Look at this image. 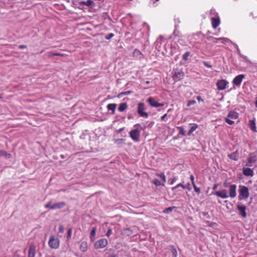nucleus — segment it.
Wrapping results in <instances>:
<instances>
[{
    "label": "nucleus",
    "instance_id": "obj_4",
    "mask_svg": "<svg viewBox=\"0 0 257 257\" xmlns=\"http://www.w3.org/2000/svg\"><path fill=\"white\" fill-rule=\"evenodd\" d=\"M129 134L130 137L134 141L136 142L140 141V131L139 130H132L130 132Z\"/></svg>",
    "mask_w": 257,
    "mask_h": 257
},
{
    "label": "nucleus",
    "instance_id": "obj_60",
    "mask_svg": "<svg viewBox=\"0 0 257 257\" xmlns=\"http://www.w3.org/2000/svg\"><path fill=\"white\" fill-rule=\"evenodd\" d=\"M50 203L47 204H46V205H45V207H46V208H48V207H49L50 206Z\"/></svg>",
    "mask_w": 257,
    "mask_h": 257
},
{
    "label": "nucleus",
    "instance_id": "obj_1",
    "mask_svg": "<svg viewBox=\"0 0 257 257\" xmlns=\"http://www.w3.org/2000/svg\"><path fill=\"white\" fill-rule=\"evenodd\" d=\"M239 187L238 199L239 200H246L249 196L248 188L243 185H240Z\"/></svg>",
    "mask_w": 257,
    "mask_h": 257
},
{
    "label": "nucleus",
    "instance_id": "obj_58",
    "mask_svg": "<svg viewBox=\"0 0 257 257\" xmlns=\"http://www.w3.org/2000/svg\"><path fill=\"white\" fill-rule=\"evenodd\" d=\"M5 153H6V152H4V151H0V155H4Z\"/></svg>",
    "mask_w": 257,
    "mask_h": 257
},
{
    "label": "nucleus",
    "instance_id": "obj_59",
    "mask_svg": "<svg viewBox=\"0 0 257 257\" xmlns=\"http://www.w3.org/2000/svg\"><path fill=\"white\" fill-rule=\"evenodd\" d=\"M217 185H215L213 188V189L214 190L215 189H216V188H217Z\"/></svg>",
    "mask_w": 257,
    "mask_h": 257
},
{
    "label": "nucleus",
    "instance_id": "obj_10",
    "mask_svg": "<svg viewBox=\"0 0 257 257\" xmlns=\"http://www.w3.org/2000/svg\"><path fill=\"white\" fill-rule=\"evenodd\" d=\"M147 101L153 107H161L164 105V103L158 102V101H156L152 97H149Z\"/></svg>",
    "mask_w": 257,
    "mask_h": 257
},
{
    "label": "nucleus",
    "instance_id": "obj_21",
    "mask_svg": "<svg viewBox=\"0 0 257 257\" xmlns=\"http://www.w3.org/2000/svg\"><path fill=\"white\" fill-rule=\"evenodd\" d=\"M80 4L81 5H85L87 7H93L95 6V4L94 3H93V1H90V0H88L86 2H84V1H83V2H81L80 3Z\"/></svg>",
    "mask_w": 257,
    "mask_h": 257
},
{
    "label": "nucleus",
    "instance_id": "obj_38",
    "mask_svg": "<svg viewBox=\"0 0 257 257\" xmlns=\"http://www.w3.org/2000/svg\"><path fill=\"white\" fill-rule=\"evenodd\" d=\"M124 141L123 139H115L114 140V142L115 144H120L121 143H122Z\"/></svg>",
    "mask_w": 257,
    "mask_h": 257
},
{
    "label": "nucleus",
    "instance_id": "obj_25",
    "mask_svg": "<svg viewBox=\"0 0 257 257\" xmlns=\"http://www.w3.org/2000/svg\"><path fill=\"white\" fill-rule=\"evenodd\" d=\"M153 183L154 185H155L156 186H164V183H161V181H160L159 180L155 179L153 181Z\"/></svg>",
    "mask_w": 257,
    "mask_h": 257
},
{
    "label": "nucleus",
    "instance_id": "obj_8",
    "mask_svg": "<svg viewBox=\"0 0 257 257\" xmlns=\"http://www.w3.org/2000/svg\"><path fill=\"white\" fill-rule=\"evenodd\" d=\"M228 84V82H227L226 80L221 79L219 80L216 83V86L217 87V89L219 90H223L226 88V86Z\"/></svg>",
    "mask_w": 257,
    "mask_h": 257
},
{
    "label": "nucleus",
    "instance_id": "obj_27",
    "mask_svg": "<svg viewBox=\"0 0 257 257\" xmlns=\"http://www.w3.org/2000/svg\"><path fill=\"white\" fill-rule=\"evenodd\" d=\"M177 128L179 131L180 135H181L182 136H186V132L183 127L178 126Z\"/></svg>",
    "mask_w": 257,
    "mask_h": 257
},
{
    "label": "nucleus",
    "instance_id": "obj_57",
    "mask_svg": "<svg viewBox=\"0 0 257 257\" xmlns=\"http://www.w3.org/2000/svg\"><path fill=\"white\" fill-rule=\"evenodd\" d=\"M130 93V91H126L125 92L122 93L121 94L126 95V94H128Z\"/></svg>",
    "mask_w": 257,
    "mask_h": 257
},
{
    "label": "nucleus",
    "instance_id": "obj_54",
    "mask_svg": "<svg viewBox=\"0 0 257 257\" xmlns=\"http://www.w3.org/2000/svg\"><path fill=\"white\" fill-rule=\"evenodd\" d=\"M108 257H118V256L115 254H111Z\"/></svg>",
    "mask_w": 257,
    "mask_h": 257
},
{
    "label": "nucleus",
    "instance_id": "obj_40",
    "mask_svg": "<svg viewBox=\"0 0 257 257\" xmlns=\"http://www.w3.org/2000/svg\"><path fill=\"white\" fill-rule=\"evenodd\" d=\"M114 36V34L113 33H109L108 34V35H107L105 37V38L106 39V40H110Z\"/></svg>",
    "mask_w": 257,
    "mask_h": 257
},
{
    "label": "nucleus",
    "instance_id": "obj_13",
    "mask_svg": "<svg viewBox=\"0 0 257 257\" xmlns=\"http://www.w3.org/2000/svg\"><path fill=\"white\" fill-rule=\"evenodd\" d=\"M212 27L215 29L220 24V19L219 18H211V19Z\"/></svg>",
    "mask_w": 257,
    "mask_h": 257
},
{
    "label": "nucleus",
    "instance_id": "obj_32",
    "mask_svg": "<svg viewBox=\"0 0 257 257\" xmlns=\"http://www.w3.org/2000/svg\"><path fill=\"white\" fill-rule=\"evenodd\" d=\"M206 223L208 226L212 227L213 228L216 229L217 228V224L215 222H210L207 221Z\"/></svg>",
    "mask_w": 257,
    "mask_h": 257
},
{
    "label": "nucleus",
    "instance_id": "obj_45",
    "mask_svg": "<svg viewBox=\"0 0 257 257\" xmlns=\"http://www.w3.org/2000/svg\"><path fill=\"white\" fill-rule=\"evenodd\" d=\"M190 179L191 180V183L192 185H194L195 184V182H194V177L193 176V175L191 174L190 176Z\"/></svg>",
    "mask_w": 257,
    "mask_h": 257
},
{
    "label": "nucleus",
    "instance_id": "obj_64",
    "mask_svg": "<svg viewBox=\"0 0 257 257\" xmlns=\"http://www.w3.org/2000/svg\"><path fill=\"white\" fill-rule=\"evenodd\" d=\"M139 125H140V124H139V123L136 124L135 125V126H139Z\"/></svg>",
    "mask_w": 257,
    "mask_h": 257
},
{
    "label": "nucleus",
    "instance_id": "obj_33",
    "mask_svg": "<svg viewBox=\"0 0 257 257\" xmlns=\"http://www.w3.org/2000/svg\"><path fill=\"white\" fill-rule=\"evenodd\" d=\"M95 233H96V228L93 227L91 231L90 235V237L91 240H92V238L94 237V236L95 235Z\"/></svg>",
    "mask_w": 257,
    "mask_h": 257
},
{
    "label": "nucleus",
    "instance_id": "obj_2",
    "mask_svg": "<svg viewBox=\"0 0 257 257\" xmlns=\"http://www.w3.org/2000/svg\"><path fill=\"white\" fill-rule=\"evenodd\" d=\"M145 105L143 102H140L138 104L137 107V112L138 114L143 117L147 118L148 117V113L145 111Z\"/></svg>",
    "mask_w": 257,
    "mask_h": 257
},
{
    "label": "nucleus",
    "instance_id": "obj_12",
    "mask_svg": "<svg viewBox=\"0 0 257 257\" xmlns=\"http://www.w3.org/2000/svg\"><path fill=\"white\" fill-rule=\"evenodd\" d=\"M184 77V73L182 71H176L173 75V79L175 81H178L182 79Z\"/></svg>",
    "mask_w": 257,
    "mask_h": 257
},
{
    "label": "nucleus",
    "instance_id": "obj_35",
    "mask_svg": "<svg viewBox=\"0 0 257 257\" xmlns=\"http://www.w3.org/2000/svg\"><path fill=\"white\" fill-rule=\"evenodd\" d=\"M225 121L226 123H227L228 124L232 125L234 124V122L233 120H231L229 118V117H226L225 118Z\"/></svg>",
    "mask_w": 257,
    "mask_h": 257
},
{
    "label": "nucleus",
    "instance_id": "obj_52",
    "mask_svg": "<svg viewBox=\"0 0 257 257\" xmlns=\"http://www.w3.org/2000/svg\"><path fill=\"white\" fill-rule=\"evenodd\" d=\"M197 99L198 100V101H203V100L202 99V98L200 96H198L197 97Z\"/></svg>",
    "mask_w": 257,
    "mask_h": 257
},
{
    "label": "nucleus",
    "instance_id": "obj_15",
    "mask_svg": "<svg viewBox=\"0 0 257 257\" xmlns=\"http://www.w3.org/2000/svg\"><path fill=\"white\" fill-rule=\"evenodd\" d=\"M243 174L246 176H253L254 173L252 169L249 168H243Z\"/></svg>",
    "mask_w": 257,
    "mask_h": 257
},
{
    "label": "nucleus",
    "instance_id": "obj_50",
    "mask_svg": "<svg viewBox=\"0 0 257 257\" xmlns=\"http://www.w3.org/2000/svg\"><path fill=\"white\" fill-rule=\"evenodd\" d=\"M111 230L110 229H109L107 231V233H106V235L107 236H109L111 234Z\"/></svg>",
    "mask_w": 257,
    "mask_h": 257
},
{
    "label": "nucleus",
    "instance_id": "obj_53",
    "mask_svg": "<svg viewBox=\"0 0 257 257\" xmlns=\"http://www.w3.org/2000/svg\"><path fill=\"white\" fill-rule=\"evenodd\" d=\"M167 113H165V114H164L161 117V120H163L164 119V118L167 116Z\"/></svg>",
    "mask_w": 257,
    "mask_h": 257
},
{
    "label": "nucleus",
    "instance_id": "obj_24",
    "mask_svg": "<svg viewBox=\"0 0 257 257\" xmlns=\"http://www.w3.org/2000/svg\"><path fill=\"white\" fill-rule=\"evenodd\" d=\"M127 107L126 103H121L119 104L118 109L119 111L122 112Z\"/></svg>",
    "mask_w": 257,
    "mask_h": 257
},
{
    "label": "nucleus",
    "instance_id": "obj_23",
    "mask_svg": "<svg viewBox=\"0 0 257 257\" xmlns=\"http://www.w3.org/2000/svg\"><path fill=\"white\" fill-rule=\"evenodd\" d=\"M87 249V243L86 241H83L80 245V249L83 252H85Z\"/></svg>",
    "mask_w": 257,
    "mask_h": 257
},
{
    "label": "nucleus",
    "instance_id": "obj_36",
    "mask_svg": "<svg viewBox=\"0 0 257 257\" xmlns=\"http://www.w3.org/2000/svg\"><path fill=\"white\" fill-rule=\"evenodd\" d=\"M181 187L183 189H186V187L184 186L182 184L180 183L177 184L176 186L172 188V190H174L175 189H177L178 187Z\"/></svg>",
    "mask_w": 257,
    "mask_h": 257
},
{
    "label": "nucleus",
    "instance_id": "obj_31",
    "mask_svg": "<svg viewBox=\"0 0 257 257\" xmlns=\"http://www.w3.org/2000/svg\"><path fill=\"white\" fill-rule=\"evenodd\" d=\"M200 217H203L204 218H208L209 217V215L208 214V212H202L200 214Z\"/></svg>",
    "mask_w": 257,
    "mask_h": 257
},
{
    "label": "nucleus",
    "instance_id": "obj_61",
    "mask_svg": "<svg viewBox=\"0 0 257 257\" xmlns=\"http://www.w3.org/2000/svg\"><path fill=\"white\" fill-rule=\"evenodd\" d=\"M175 207H169L167 208V209H175Z\"/></svg>",
    "mask_w": 257,
    "mask_h": 257
},
{
    "label": "nucleus",
    "instance_id": "obj_3",
    "mask_svg": "<svg viewBox=\"0 0 257 257\" xmlns=\"http://www.w3.org/2000/svg\"><path fill=\"white\" fill-rule=\"evenodd\" d=\"M225 187L228 188L229 194L228 197L233 198L236 196V185L235 184H228V185L225 184Z\"/></svg>",
    "mask_w": 257,
    "mask_h": 257
},
{
    "label": "nucleus",
    "instance_id": "obj_9",
    "mask_svg": "<svg viewBox=\"0 0 257 257\" xmlns=\"http://www.w3.org/2000/svg\"><path fill=\"white\" fill-rule=\"evenodd\" d=\"M214 194L217 197L222 199H226L228 197V192L226 189H222L220 191H215Z\"/></svg>",
    "mask_w": 257,
    "mask_h": 257
},
{
    "label": "nucleus",
    "instance_id": "obj_29",
    "mask_svg": "<svg viewBox=\"0 0 257 257\" xmlns=\"http://www.w3.org/2000/svg\"><path fill=\"white\" fill-rule=\"evenodd\" d=\"M62 56V57H65L67 56L66 54H61L58 53H49V56Z\"/></svg>",
    "mask_w": 257,
    "mask_h": 257
},
{
    "label": "nucleus",
    "instance_id": "obj_51",
    "mask_svg": "<svg viewBox=\"0 0 257 257\" xmlns=\"http://www.w3.org/2000/svg\"><path fill=\"white\" fill-rule=\"evenodd\" d=\"M172 210H164L163 212L165 213H170Z\"/></svg>",
    "mask_w": 257,
    "mask_h": 257
},
{
    "label": "nucleus",
    "instance_id": "obj_26",
    "mask_svg": "<svg viewBox=\"0 0 257 257\" xmlns=\"http://www.w3.org/2000/svg\"><path fill=\"white\" fill-rule=\"evenodd\" d=\"M156 176H158V177H159L162 180L163 183H165L166 182V176L164 175V173H160V174H156Z\"/></svg>",
    "mask_w": 257,
    "mask_h": 257
},
{
    "label": "nucleus",
    "instance_id": "obj_20",
    "mask_svg": "<svg viewBox=\"0 0 257 257\" xmlns=\"http://www.w3.org/2000/svg\"><path fill=\"white\" fill-rule=\"evenodd\" d=\"M65 205V203L63 202H59L54 204L52 209H60L63 208Z\"/></svg>",
    "mask_w": 257,
    "mask_h": 257
},
{
    "label": "nucleus",
    "instance_id": "obj_6",
    "mask_svg": "<svg viewBox=\"0 0 257 257\" xmlns=\"http://www.w3.org/2000/svg\"><path fill=\"white\" fill-rule=\"evenodd\" d=\"M257 160V156L254 153H250L247 159L246 166L251 167L253 163H255Z\"/></svg>",
    "mask_w": 257,
    "mask_h": 257
},
{
    "label": "nucleus",
    "instance_id": "obj_39",
    "mask_svg": "<svg viewBox=\"0 0 257 257\" xmlns=\"http://www.w3.org/2000/svg\"><path fill=\"white\" fill-rule=\"evenodd\" d=\"M228 39L226 38L222 37L219 38V41H220L222 44H225L228 41Z\"/></svg>",
    "mask_w": 257,
    "mask_h": 257
},
{
    "label": "nucleus",
    "instance_id": "obj_18",
    "mask_svg": "<svg viewBox=\"0 0 257 257\" xmlns=\"http://www.w3.org/2000/svg\"><path fill=\"white\" fill-rule=\"evenodd\" d=\"M116 106L117 105L115 103H109L107 105V108L108 110H111L112 114H114Z\"/></svg>",
    "mask_w": 257,
    "mask_h": 257
},
{
    "label": "nucleus",
    "instance_id": "obj_47",
    "mask_svg": "<svg viewBox=\"0 0 257 257\" xmlns=\"http://www.w3.org/2000/svg\"><path fill=\"white\" fill-rule=\"evenodd\" d=\"M177 180V179L176 177H174L173 178H172L170 182H169V184L170 185H173Z\"/></svg>",
    "mask_w": 257,
    "mask_h": 257
},
{
    "label": "nucleus",
    "instance_id": "obj_11",
    "mask_svg": "<svg viewBox=\"0 0 257 257\" xmlns=\"http://www.w3.org/2000/svg\"><path fill=\"white\" fill-rule=\"evenodd\" d=\"M244 77V75L243 74H240L236 76L233 79V83L236 86H239L241 84V83Z\"/></svg>",
    "mask_w": 257,
    "mask_h": 257
},
{
    "label": "nucleus",
    "instance_id": "obj_55",
    "mask_svg": "<svg viewBox=\"0 0 257 257\" xmlns=\"http://www.w3.org/2000/svg\"><path fill=\"white\" fill-rule=\"evenodd\" d=\"M237 207H238V209H246L245 206H238Z\"/></svg>",
    "mask_w": 257,
    "mask_h": 257
},
{
    "label": "nucleus",
    "instance_id": "obj_44",
    "mask_svg": "<svg viewBox=\"0 0 257 257\" xmlns=\"http://www.w3.org/2000/svg\"><path fill=\"white\" fill-rule=\"evenodd\" d=\"M203 64L205 66H206L207 68H211L212 66L209 64L207 62L203 61Z\"/></svg>",
    "mask_w": 257,
    "mask_h": 257
},
{
    "label": "nucleus",
    "instance_id": "obj_17",
    "mask_svg": "<svg viewBox=\"0 0 257 257\" xmlns=\"http://www.w3.org/2000/svg\"><path fill=\"white\" fill-rule=\"evenodd\" d=\"M228 157L231 160L236 161L238 159L239 154L238 152L236 151L230 154H228Z\"/></svg>",
    "mask_w": 257,
    "mask_h": 257
},
{
    "label": "nucleus",
    "instance_id": "obj_48",
    "mask_svg": "<svg viewBox=\"0 0 257 257\" xmlns=\"http://www.w3.org/2000/svg\"><path fill=\"white\" fill-rule=\"evenodd\" d=\"M134 54L135 55H141L142 53L141 52V51L138 49H135V50L134 51Z\"/></svg>",
    "mask_w": 257,
    "mask_h": 257
},
{
    "label": "nucleus",
    "instance_id": "obj_7",
    "mask_svg": "<svg viewBox=\"0 0 257 257\" xmlns=\"http://www.w3.org/2000/svg\"><path fill=\"white\" fill-rule=\"evenodd\" d=\"M49 245L52 248H57L59 246V241L57 238L54 236H51L49 240Z\"/></svg>",
    "mask_w": 257,
    "mask_h": 257
},
{
    "label": "nucleus",
    "instance_id": "obj_37",
    "mask_svg": "<svg viewBox=\"0 0 257 257\" xmlns=\"http://www.w3.org/2000/svg\"><path fill=\"white\" fill-rule=\"evenodd\" d=\"M190 55V52H186L184 53V54L182 56V59L184 60H187L188 59V57Z\"/></svg>",
    "mask_w": 257,
    "mask_h": 257
},
{
    "label": "nucleus",
    "instance_id": "obj_22",
    "mask_svg": "<svg viewBox=\"0 0 257 257\" xmlns=\"http://www.w3.org/2000/svg\"><path fill=\"white\" fill-rule=\"evenodd\" d=\"M192 126L191 127L190 130L188 132V136H190L198 127V125L196 123H191Z\"/></svg>",
    "mask_w": 257,
    "mask_h": 257
},
{
    "label": "nucleus",
    "instance_id": "obj_16",
    "mask_svg": "<svg viewBox=\"0 0 257 257\" xmlns=\"http://www.w3.org/2000/svg\"><path fill=\"white\" fill-rule=\"evenodd\" d=\"M36 247L34 245H31L29 247L28 257H35Z\"/></svg>",
    "mask_w": 257,
    "mask_h": 257
},
{
    "label": "nucleus",
    "instance_id": "obj_41",
    "mask_svg": "<svg viewBox=\"0 0 257 257\" xmlns=\"http://www.w3.org/2000/svg\"><path fill=\"white\" fill-rule=\"evenodd\" d=\"M196 103V101L194 100H189L187 103V106H190L192 105H194Z\"/></svg>",
    "mask_w": 257,
    "mask_h": 257
},
{
    "label": "nucleus",
    "instance_id": "obj_43",
    "mask_svg": "<svg viewBox=\"0 0 257 257\" xmlns=\"http://www.w3.org/2000/svg\"><path fill=\"white\" fill-rule=\"evenodd\" d=\"M71 232H72V229L71 228H70L68 231H67V237L68 239H69L71 236Z\"/></svg>",
    "mask_w": 257,
    "mask_h": 257
},
{
    "label": "nucleus",
    "instance_id": "obj_30",
    "mask_svg": "<svg viewBox=\"0 0 257 257\" xmlns=\"http://www.w3.org/2000/svg\"><path fill=\"white\" fill-rule=\"evenodd\" d=\"M171 248V252L173 255V257H177V251L176 249L174 247L173 245L170 246Z\"/></svg>",
    "mask_w": 257,
    "mask_h": 257
},
{
    "label": "nucleus",
    "instance_id": "obj_42",
    "mask_svg": "<svg viewBox=\"0 0 257 257\" xmlns=\"http://www.w3.org/2000/svg\"><path fill=\"white\" fill-rule=\"evenodd\" d=\"M193 185V188H194V191H195L196 193H199L200 192V188H198V187H197L196 186L195 184H194V185Z\"/></svg>",
    "mask_w": 257,
    "mask_h": 257
},
{
    "label": "nucleus",
    "instance_id": "obj_14",
    "mask_svg": "<svg viewBox=\"0 0 257 257\" xmlns=\"http://www.w3.org/2000/svg\"><path fill=\"white\" fill-rule=\"evenodd\" d=\"M248 125L250 130L253 132H257L255 120L253 119H250L248 122Z\"/></svg>",
    "mask_w": 257,
    "mask_h": 257
},
{
    "label": "nucleus",
    "instance_id": "obj_56",
    "mask_svg": "<svg viewBox=\"0 0 257 257\" xmlns=\"http://www.w3.org/2000/svg\"><path fill=\"white\" fill-rule=\"evenodd\" d=\"M124 129V127L120 128H119V129L118 130V133H120V132H122Z\"/></svg>",
    "mask_w": 257,
    "mask_h": 257
},
{
    "label": "nucleus",
    "instance_id": "obj_46",
    "mask_svg": "<svg viewBox=\"0 0 257 257\" xmlns=\"http://www.w3.org/2000/svg\"><path fill=\"white\" fill-rule=\"evenodd\" d=\"M59 231L61 233H63L64 231V228L62 225H60L59 227Z\"/></svg>",
    "mask_w": 257,
    "mask_h": 257
},
{
    "label": "nucleus",
    "instance_id": "obj_49",
    "mask_svg": "<svg viewBox=\"0 0 257 257\" xmlns=\"http://www.w3.org/2000/svg\"><path fill=\"white\" fill-rule=\"evenodd\" d=\"M19 48L20 49H23L26 48H27V46L26 45H20L19 46Z\"/></svg>",
    "mask_w": 257,
    "mask_h": 257
},
{
    "label": "nucleus",
    "instance_id": "obj_28",
    "mask_svg": "<svg viewBox=\"0 0 257 257\" xmlns=\"http://www.w3.org/2000/svg\"><path fill=\"white\" fill-rule=\"evenodd\" d=\"M207 39L214 43H217L219 41V38H214L212 36H210L208 37Z\"/></svg>",
    "mask_w": 257,
    "mask_h": 257
},
{
    "label": "nucleus",
    "instance_id": "obj_5",
    "mask_svg": "<svg viewBox=\"0 0 257 257\" xmlns=\"http://www.w3.org/2000/svg\"><path fill=\"white\" fill-rule=\"evenodd\" d=\"M107 240L105 238H101L98 240L94 244V247L96 249L104 248L107 244Z\"/></svg>",
    "mask_w": 257,
    "mask_h": 257
},
{
    "label": "nucleus",
    "instance_id": "obj_34",
    "mask_svg": "<svg viewBox=\"0 0 257 257\" xmlns=\"http://www.w3.org/2000/svg\"><path fill=\"white\" fill-rule=\"evenodd\" d=\"M238 214L243 217H245L246 216V213L245 212V210H238Z\"/></svg>",
    "mask_w": 257,
    "mask_h": 257
},
{
    "label": "nucleus",
    "instance_id": "obj_63",
    "mask_svg": "<svg viewBox=\"0 0 257 257\" xmlns=\"http://www.w3.org/2000/svg\"><path fill=\"white\" fill-rule=\"evenodd\" d=\"M255 107H257V100H256V101L255 102Z\"/></svg>",
    "mask_w": 257,
    "mask_h": 257
},
{
    "label": "nucleus",
    "instance_id": "obj_62",
    "mask_svg": "<svg viewBox=\"0 0 257 257\" xmlns=\"http://www.w3.org/2000/svg\"><path fill=\"white\" fill-rule=\"evenodd\" d=\"M60 157H61V158L62 159H64V155H61L60 156Z\"/></svg>",
    "mask_w": 257,
    "mask_h": 257
},
{
    "label": "nucleus",
    "instance_id": "obj_19",
    "mask_svg": "<svg viewBox=\"0 0 257 257\" xmlns=\"http://www.w3.org/2000/svg\"><path fill=\"white\" fill-rule=\"evenodd\" d=\"M227 117L231 119H237L238 117V113L235 111H231L228 114Z\"/></svg>",
    "mask_w": 257,
    "mask_h": 257
}]
</instances>
